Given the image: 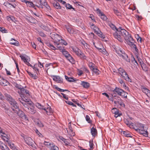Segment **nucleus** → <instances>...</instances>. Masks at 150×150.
<instances>
[{
    "mask_svg": "<svg viewBox=\"0 0 150 150\" xmlns=\"http://www.w3.org/2000/svg\"><path fill=\"white\" fill-rule=\"evenodd\" d=\"M4 96L6 98L7 100L9 102V103H11V101H13L14 100H15L10 95H9L7 93H5L4 94Z\"/></svg>",
    "mask_w": 150,
    "mask_h": 150,
    "instance_id": "obj_22",
    "label": "nucleus"
},
{
    "mask_svg": "<svg viewBox=\"0 0 150 150\" xmlns=\"http://www.w3.org/2000/svg\"><path fill=\"white\" fill-rule=\"evenodd\" d=\"M97 34L102 38L104 39L105 38V36L103 34V33L101 31V32H99V33H98Z\"/></svg>",
    "mask_w": 150,
    "mask_h": 150,
    "instance_id": "obj_52",
    "label": "nucleus"
},
{
    "mask_svg": "<svg viewBox=\"0 0 150 150\" xmlns=\"http://www.w3.org/2000/svg\"><path fill=\"white\" fill-rule=\"evenodd\" d=\"M50 150H59V149L58 147L54 145L53 147L50 149Z\"/></svg>",
    "mask_w": 150,
    "mask_h": 150,
    "instance_id": "obj_57",
    "label": "nucleus"
},
{
    "mask_svg": "<svg viewBox=\"0 0 150 150\" xmlns=\"http://www.w3.org/2000/svg\"><path fill=\"white\" fill-rule=\"evenodd\" d=\"M91 70L96 74L98 75L99 74V71L97 68H93Z\"/></svg>",
    "mask_w": 150,
    "mask_h": 150,
    "instance_id": "obj_45",
    "label": "nucleus"
},
{
    "mask_svg": "<svg viewBox=\"0 0 150 150\" xmlns=\"http://www.w3.org/2000/svg\"><path fill=\"white\" fill-rule=\"evenodd\" d=\"M27 109V111L31 114H34L36 112V110L35 109L34 107L33 106H31L28 109Z\"/></svg>",
    "mask_w": 150,
    "mask_h": 150,
    "instance_id": "obj_17",
    "label": "nucleus"
},
{
    "mask_svg": "<svg viewBox=\"0 0 150 150\" xmlns=\"http://www.w3.org/2000/svg\"><path fill=\"white\" fill-rule=\"evenodd\" d=\"M4 109L5 110V112L6 113H7L9 116L11 117L12 115H13L14 112H13L11 111L9 109L6 108V106H4Z\"/></svg>",
    "mask_w": 150,
    "mask_h": 150,
    "instance_id": "obj_16",
    "label": "nucleus"
},
{
    "mask_svg": "<svg viewBox=\"0 0 150 150\" xmlns=\"http://www.w3.org/2000/svg\"><path fill=\"white\" fill-rule=\"evenodd\" d=\"M47 2L45 1V0H39V3L40 4H42L43 6L46 5Z\"/></svg>",
    "mask_w": 150,
    "mask_h": 150,
    "instance_id": "obj_48",
    "label": "nucleus"
},
{
    "mask_svg": "<svg viewBox=\"0 0 150 150\" xmlns=\"http://www.w3.org/2000/svg\"><path fill=\"white\" fill-rule=\"evenodd\" d=\"M52 78L54 81H57L58 83H62L63 82V79H61L59 76H52Z\"/></svg>",
    "mask_w": 150,
    "mask_h": 150,
    "instance_id": "obj_15",
    "label": "nucleus"
},
{
    "mask_svg": "<svg viewBox=\"0 0 150 150\" xmlns=\"http://www.w3.org/2000/svg\"><path fill=\"white\" fill-rule=\"evenodd\" d=\"M24 140L26 143L29 145L32 146L33 144V141L30 137H27L24 139Z\"/></svg>",
    "mask_w": 150,
    "mask_h": 150,
    "instance_id": "obj_13",
    "label": "nucleus"
},
{
    "mask_svg": "<svg viewBox=\"0 0 150 150\" xmlns=\"http://www.w3.org/2000/svg\"><path fill=\"white\" fill-rule=\"evenodd\" d=\"M35 131L36 133L39 135V137H43V136L42 134L40 133L39 131H38V130L37 129H36Z\"/></svg>",
    "mask_w": 150,
    "mask_h": 150,
    "instance_id": "obj_59",
    "label": "nucleus"
},
{
    "mask_svg": "<svg viewBox=\"0 0 150 150\" xmlns=\"http://www.w3.org/2000/svg\"><path fill=\"white\" fill-rule=\"evenodd\" d=\"M14 85L15 87L19 89L20 90H21L23 87L21 85L18 84L17 83H14Z\"/></svg>",
    "mask_w": 150,
    "mask_h": 150,
    "instance_id": "obj_39",
    "label": "nucleus"
},
{
    "mask_svg": "<svg viewBox=\"0 0 150 150\" xmlns=\"http://www.w3.org/2000/svg\"><path fill=\"white\" fill-rule=\"evenodd\" d=\"M0 31L3 33H8L7 30L2 27H0Z\"/></svg>",
    "mask_w": 150,
    "mask_h": 150,
    "instance_id": "obj_47",
    "label": "nucleus"
},
{
    "mask_svg": "<svg viewBox=\"0 0 150 150\" xmlns=\"http://www.w3.org/2000/svg\"><path fill=\"white\" fill-rule=\"evenodd\" d=\"M27 5L30 7H32L33 8H34V9H36V8L35 7L33 4L32 2L28 1L27 3Z\"/></svg>",
    "mask_w": 150,
    "mask_h": 150,
    "instance_id": "obj_35",
    "label": "nucleus"
},
{
    "mask_svg": "<svg viewBox=\"0 0 150 150\" xmlns=\"http://www.w3.org/2000/svg\"><path fill=\"white\" fill-rule=\"evenodd\" d=\"M1 79H0V84L2 86H5L9 84V83L6 79L1 78Z\"/></svg>",
    "mask_w": 150,
    "mask_h": 150,
    "instance_id": "obj_14",
    "label": "nucleus"
},
{
    "mask_svg": "<svg viewBox=\"0 0 150 150\" xmlns=\"http://www.w3.org/2000/svg\"><path fill=\"white\" fill-rule=\"evenodd\" d=\"M113 11L114 13L116 15L118 16H120L121 15V13L119 12L116 7H114L113 8Z\"/></svg>",
    "mask_w": 150,
    "mask_h": 150,
    "instance_id": "obj_28",
    "label": "nucleus"
},
{
    "mask_svg": "<svg viewBox=\"0 0 150 150\" xmlns=\"http://www.w3.org/2000/svg\"><path fill=\"white\" fill-rule=\"evenodd\" d=\"M124 121L125 123H126L127 125H129L130 128H131V127H132L133 126H132V124H133V123L129 121L127 119H125Z\"/></svg>",
    "mask_w": 150,
    "mask_h": 150,
    "instance_id": "obj_29",
    "label": "nucleus"
},
{
    "mask_svg": "<svg viewBox=\"0 0 150 150\" xmlns=\"http://www.w3.org/2000/svg\"><path fill=\"white\" fill-rule=\"evenodd\" d=\"M110 27L112 29L116 31L113 33V35L114 38L117 39L120 42L122 41V37L124 38L125 36H126L128 35L129 33L124 29H122L121 27H119L118 28L112 23L109 24Z\"/></svg>",
    "mask_w": 150,
    "mask_h": 150,
    "instance_id": "obj_1",
    "label": "nucleus"
},
{
    "mask_svg": "<svg viewBox=\"0 0 150 150\" xmlns=\"http://www.w3.org/2000/svg\"><path fill=\"white\" fill-rule=\"evenodd\" d=\"M36 106L38 108L40 109H42L43 110H45L46 109L45 107L41 105L39 103H37Z\"/></svg>",
    "mask_w": 150,
    "mask_h": 150,
    "instance_id": "obj_34",
    "label": "nucleus"
},
{
    "mask_svg": "<svg viewBox=\"0 0 150 150\" xmlns=\"http://www.w3.org/2000/svg\"><path fill=\"white\" fill-rule=\"evenodd\" d=\"M125 40L127 42V44L132 47L134 48L136 51L138 52V50L136 45L134 44V41L131 36V35L129 34L125 36Z\"/></svg>",
    "mask_w": 150,
    "mask_h": 150,
    "instance_id": "obj_3",
    "label": "nucleus"
},
{
    "mask_svg": "<svg viewBox=\"0 0 150 150\" xmlns=\"http://www.w3.org/2000/svg\"><path fill=\"white\" fill-rule=\"evenodd\" d=\"M14 40L15 41H16V42H11L10 44L12 45H14L16 46H18L19 44V42H18L15 39L12 38L11 40Z\"/></svg>",
    "mask_w": 150,
    "mask_h": 150,
    "instance_id": "obj_41",
    "label": "nucleus"
},
{
    "mask_svg": "<svg viewBox=\"0 0 150 150\" xmlns=\"http://www.w3.org/2000/svg\"><path fill=\"white\" fill-rule=\"evenodd\" d=\"M67 29L68 31L70 34H72L74 32V30L73 29L71 28V27H69L67 28Z\"/></svg>",
    "mask_w": 150,
    "mask_h": 150,
    "instance_id": "obj_46",
    "label": "nucleus"
},
{
    "mask_svg": "<svg viewBox=\"0 0 150 150\" xmlns=\"http://www.w3.org/2000/svg\"><path fill=\"white\" fill-rule=\"evenodd\" d=\"M122 115V114L121 113H119V112L115 114V117L116 118L118 116H120Z\"/></svg>",
    "mask_w": 150,
    "mask_h": 150,
    "instance_id": "obj_64",
    "label": "nucleus"
},
{
    "mask_svg": "<svg viewBox=\"0 0 150 150\" xmlns=\"http://www.w3.org/2000/svg\"><path fill=\"white\" fill-rule=\"evenodd\" d=\"M111 95H112V98H113V99H117L118 100H121L120 98L119 97H117V95L115 94V93H112L111 94Z\"/></svg>",
    "mask_w": 150,
    "mask_h": 150,
    "instance_id": "obj_42",
    "label": "nucleus"
},
{
    "mask_svg": "<svg viewBox=\"0 0 150 150\" xmlns=\"http://www.w3.org/2000/svg\"><path fill=\"white\" fill-rule=\"evenodd\" d=\"M123 90L120 88L116 87L113 90V92L117 93L118 95L120 96V94Z\"/></svg>",
    "mask_w": 150,
    "mask_h": 150,
    "instance_id": "obj_20",
    "label": "nucleus"
},
{
    "mask_svg": "<svg viewBox=\"0 0 150 150\" xmlns=\"http://www.w3.org/2000/svg\"><path fill=\"white\" fill-rule=\"evenodd\" d=\"M14 62H15V63L16 64V69H17V71L18 73L19 74V73L20 72V70L19 69V67H18V64L17 62H16L15 61H14Z\"/></svg>",
    "mask_w": 150,
    "mask_h": 150,
    "instance_id": "obj_61",
    "label": "nucleus"
},
{
    "mask_svg": "<svg viewBox=\"0 0 150 150\" xmlns=\"http://www.w3.org/2000/svg\"><path fill=\"white\" fill-rule=\"evenodd\" d=\"M8 146L10 147L11 149L12 150L15 147L14 144L11 142V144H9Z\"/></svg>",
    "mask_w": 150,
    "mask_h": 150,
    "instance_id": "obj_62",
    "label": "nucleus"
},
{
    "mask_svg": "<svg viewBox=\"0 0 150 150\" xmlns=\"http://www.w3.org/2000/svg\"><path fill=\"white\" fill-rule=\"evenodd\" d=\"M53 4L54 7L57 9H60L61 8V7L60 5L57 2L54 3Z\"/></svg>",
    "mask_w": 150,
    "mask_h": 150,
    "instance_id": "obj_27",
    "label": "nucleus"
},
{
    "mask_svg": "<svg viewBox=\"0 0 150 150\" xmlns=\"http://www.w3.org/2000/svg\"><path fill=\"white\" fill-rule=\"evenodd\" d=\"M122 132L124 136L127 137H132V136H131V134H130L129 132L126 131Z\"/></svg>",
    "mask_w": 150,
    "mask_h": 150,
    "instance_id": "obj_32",
    "label": "nucleus"
},
{
    "mask_svg": "<svg viewBox=\"0 0 150 150\" xmlns=\"http://www.w3.org/2000/svg\"><path fill=\"white\" fill-rule=\"evenodd\" d=\"M9 103L11 105V108L14 112H17V111L19 110V107L17 102L14 100Z\"/></svg>",
    "mask_w": 150,
    "mask_h": 150,
    "instance_id": "obj_7",
    "label": "nucleus"
},
{
    "mask_svg": "<svg viewBox=\"0 0 150 150\" xmlns=\"http://www.w3.org/2000/svg\"><path fill=\"white\" fill-rule=\"evenodd\" d=\"M101 18L104 21H106L107 19V18L106 16H105L103 13H101V14L100 15Z\"/></svg>",
    "mask_w": 150,
    "mask_h": 150,
    "instance_id": "obj_43",
    "label": "nucleus"
},
{
    "mask_svg": "<svg viewBox=\"0 0 150 150\" xmlns=\"http://www.w3.org/2000/svg\"><path fill=\"white\" fill-rule=\"evenodd\" d=\"M81 85L83 88H88L90 87V85L88 82L84 81H81Z\"/></svg>",
    "mask_w": 150,
    "mask_h": 150,
    "instance_id": "obj_19",
    "label": "nucleus"
},
{
    "mask_svg": "<svg viewBox=\"0 0 150 150\" xmlns=\"http://www.w3.org/2000/svg\"><path fill=\"white\" fill-rule=\"evenodd\" d=\"M14 113H16L19 117L25 120H28L27 116L25 115L24 113L19 108L18 110L17 111V112Z\"/></svg>",
    "mask_w": 150,
    "mask_h": 150,
    "instance_id": "obj_9",
    "label": "nucleus"
},
{
    "mask_svg": "<svg viewBox=\"0 0 150 150\" xmlns=\"http://www.w3.org/2000/svg\"><path fill=\"white\" fill-rule=\"evenodd\" d=\"M114 103L115 104H118L122 106L123 105L124 106H125V105L124 103H122L120 102H119L118 101H116L114 100Z\"/></svg>",
    "mask_w": 150,
    "mask_h": 150,
    "instance_id": "obj_56",
    "label": "nucleus"
},
{
    "mask_svg": "<svg viewBox=\"0 0 150 150\" xmlns=\"http://www.w3.org/2000/svg\"><path fill=\"white\" fill-rule=\"evenodd\" d=\"M38 34L39 35L42 37H45L46 35L42 32L41 31H38Z\"/></svg>",
    "mask_w": 150,
    "mask_h": 150,
    "instance_id": "obj_53",
    "label": "nucleus"
},
{
    "mask_svg": "<svg viewBox=\"0 0 150 150\" xmlns=\"http://www.w3.org/2000/svg\"><path fill=\"white\" fill-rule=\"evenodd\" d=\"M127 93L124 91L123 90L122 91V93H121L120 96H122L124 98H127Z\"/></svg>",
    "mask_w": 150,
    "mask_h": 150,
    "instance_id": "obj_36",
    "label": "nucleus"
},
{
    "mask_svg": "<svg viewBox=\"0 0 150 150\" xmlns=\"http://www.w3.org/2000/svg\"><path fill=\"white\" fill-rule=\"evenodd\" d=\"M81 59H86V57L85 56V54L83 53L82 52H81L80 54V55L79 56Z\"/></svg>",
    "mask_w": 150,
    "mask_h": 150,
    "instance_id": "obj_38",
    "label": "nucleus"
},
{
    "mask_svg": "<svg viewBox=\"0 0 150 150\" xmlns=\"http://www.w3.org/2000/svg\"><path fill=\"white\" fill-rule=\"evenodd\" d=\"M91 132L93 137H95L97 134V131L96 128L92 127L91 129Z\"/></svg>",
    "mask_w": 150,
    "mask_h": 150,
    "instance_id": "obj_18",
    "label": "nucleus"
},
{
    "mask_svg": "<svg viewBox=\"0 0 150 150\" xmlns=\"http://www.w3.org/2000/svg\"><path fill=\"white\" fill-rule=\"evenodd\" d=\"M55 88L57 89V91L61 92H64L65 91H67L68 93H69L70 92L68 90H64L61 89L59 88H58L57 86H56L55 87Z\"/></svg>",
    "mask_w": 150,
    "mask_h": 150,
    "instance_id": "obj_33",
    "label": "nucleus"
},
{
    "mask_svg": "<svg viewBox=\"0 0 150 150\" xmlns=\"http://www.w3.org/2000/svg\"><path fill=\"white\" fill-rule=\"evenodd\" d=\"M141 89L142 91L145 93H147V95L150 96V91L145 87L144 86H142Z\"/></svg>",
    "mask_w": 150,
    "mask_h": 150,
    "instance_id": "obj_21",
    "label": "nucleus"
},
{
    "mask_svg": "<svg viewBox=\"0 0 150 150\" xmlns=\"http://www.w3.org/2000/svg\"><path fill=\"white\" fill-rule=\"evenodd\" d=\"M139 123H137L136 125H134L132 124V127H131V128H133L135 130L137 131V132H138L139 130L138 129H139L140 128V126L139 125H138L137 124H139Z\"/></svg>",
    "mask_w": 150,
    "mask_h": 150,
    "instance_id": "obj_26",
    "label": "nucleus"
},
{
    "mask_svg": "<svg viewBox=\"0 0 150 150\" xmlns=\"http://www.w3.org/2000/svg\"><path fill=\"white\" fill-rule=\"evenodd\" d=\"M89 146L90 147V150H93V148L94 144L93 143V141L92 139L90 140L89 141Z\"/></svg>",
    "mask_w": 150,
    "mask_h": 150,
    "instance_id": "obj_31",
    "label": "nucleus"
},
{
    "mask_svg": "<svg viewBox=\"0 0 150 150\" xmlns=\"http://www.w3.org/2000/svg\"><path fill=\"white\" fill-rule=\"evenodd\" d=\"M25 19L28 21L33 23H35L36 21L35 18L31 16H26L25 17Z\"/></svg>",
    "mask_w": 150,
    "mask_h": 150,
    "instance_id": "obj_12",
    "label": "nucleus"
},
{
    "mask_svg": "<svg viewBox=\"0 0 150 150\" xmlns=\"http://www.w3.org/2000/svg\"><path fill=\"white\" fill-rule=\"evenodd\" d=\"M30 98H29V100H28V102L24 101V102H22V103L23 105L24 106L25 109H24L26 111L27 110V109H28L30 107L29 106V105L30 106H31L32 105V102L31 101H30Z\"/></svg>",
    "mask_w": 150,
    "mask_h": 150,
    "instance_id": "obj_11",
    "label": "nucleus"
},
{
    "mask_svg": "<svg viewBox=\"0 0 150 150\" xmlns=\"http://www.w3.org/2000/svg\"><path fill=\"white\" fill-rule=\"evenodd\" d=\"M50 34L51 38L53 40L54 43L57 44L60 42L61 39V37L59 35L54 33Z\"/></svg>",
    "mask_w": 150,
    "mask_h": 150,
    "instance_id": "obj_6",
    "label": "nucleus"
},
{
    "mask_svg": "<svg viewBox=\"0 0 150 150\" xmlns=\"http://www.w3.org/2000/svg\"><path fill=\"white\" fill-rule=\"evenodd\" d=\"M74 51V52L79 57L80 55V54H81V52L80 51L76 50H74L73 49Z\"/></svg>",
    "mask_w": 150,
    "mask_h": 150,
    "instance_id": "obj_60",
    "label": "nucleus"
},
{
    "mask_svg": "<svg viewBox=\"0 0 150 150\" xmlns=\"http://www.w3.org/2000/svg\"><path fill=\"white\" fill-rule=\"evenodd\" d=\"M37 125L40 127H43L44 125L40 121H39L37 123Z\"/></svg>",
    "mask_w": 150,
    "mask_h": 150,
    "instance_id": "obj_54",
    "label": "nucleus"
},
{
    "mask_svg": "<svg viewBox=\"0 0 150 150\" xmlns=\"http://www.w3.org/2000/svg\"><path fill=\"white\" fill-rule=\"evenodd\" d=\"M59 43H62V44L65 45H67V42L64 40H62V38L60 40V42H59Z\"/></svg>",
    "mask_w": 150,
    "mask_h": 150,
    "instance_id": "obj_55",
    "label": "nucleus"
},
{
    "mask_svg": "<svg viewBox=\"0 0 150 150\" xmlns=\"http://www.w3.org/2000/svg\"><path fill=\"white\" fill-rule=\"evenodd\" d=\"M18 92L21 95V97L24 101L28 102L30 98V94L28 90L23 87L21 90L18 91Z\"/></svg>",
    "mask_w": 150,
    "mask_h": 150,
    "instance_id": "obj_4",
    "label": "nucleus"
},
{
    "mask_svg": "<svg viewBox=\"0 0 150 150\" xmlns=\"http://www.w3.org/2000/svg\"><path fill=\"white\" fill-rule=\"evenodd\" d=\"M135 17L137 20L138 21H140L142 19V18L141 16H139L138 15L135 16Z\"/></svg>",
    "mask_w": 150,
    "mask_h": 150,
    "instance_id": "obj_63",
    "label": "nucleus"
},
{
    "mask_svg": "<svg viewBox=\"0 0 150 150\" xmlns=\"http://www.w3.org/2000/svg\"><path fill=\"white\" fill-rule=\"evenodd\" d=\"M20 57L24 62L27 65L29 66V65L30 64L29 62L30 61V58L26 55H21Z\"/></svg>",
    "mask_w": 150,
    "mask_h": 150,
    "instance_id": "obj_10",
    "label": "nucleus"
},
{
    "mask_svg": "<svg viewBox=\"0 0 150 150\" xmlns=\"http://www.w3.org/2000/svg\"><path fill=\"white\" fill-rule=\"evenodd\" d=\"M112 112L114 114L119 112L118 110L116 108H112Z\"/></svg>",
    "mask_w": 150,
    "mask_h": 150,
    "instance_id": "obj_51",
    "label": "nucleus"
},
{
    "mask_svg": "<svg viewBox=\"0 0 150 150\" xmlns=\"http://www.w3.org/2000/svg\"><path fill=\"white\" fill-rule=\"evenodd\" d=\"M8 19V20H11L12 21L15 23L16 21V19L13 16H11L10 17H9Z\"/></svg>",
    "mask_w": 150,
    "mask_h": 150,
    "instance_id": "obj_50",
    "label": "nucleus"
},
{
    "mask_svg": "<svg viewBox=\"0 0 150 150\" xmlns=\"http://www.w3.org/2000/svg\"><path fill=\"white\" fill-rule=\"evenodd\" d=\"M66 7L67 9H72L74 10L75 11V9L73 8L71 5H70L69 4H66L65 6Z\"/></svg>",
    "mask_w": 150,
    "mask_h": 150,
    "instance_id": "obj_44",
    "label": "nucleus"
},
{
    "mask_svg": "<svg viewBox=\"0 0 150 150\" xmlns=\"http://www.w3.org/2000/svg\"><path fill=\"white\" fill-rule=\"evenodd\" d=\"M137 125L140 126V129H138L139 130L138 132H139L140 134H143L144 137H147L148 132L144 129V126L141 123L138 124Z\"/></svg>",
    "mask_w": 150,
    "mask_h": 150,
    "instance_id": "obj_8",
    "label": "nucleus"
},
{
    "mask_svg": "<svg viewBox=\"0 0 150 150\" xmlns=\"http://www.w3.org/2000/svg\"><path fill=\"white\" fill-rule=\"evenodd\" d=\"M118 72L123 78L127 81H129L130 79L128 75L123 69L120 68L118 69Z\"/></svg>",
    "mask_w": 150,
    "mask_h": 150,
    "instance_id": "obj_5",
    "label": "nucleus"
},
{
    "mask_svg": "<svg viewBox=\"0 0 150 150\" xmlns=\"http://www.w3.org/2000/svg\"><path fill=\"white\" fill-rule=\"evenodd\" d=\"M49 107L46 108V109L44 110L46 112L47 114L48 115H51L52 113V110L50 107L48 105Z\"/></svg>",
    "mask_w": 150,
    "mask_h": 150,
    "instance_id": "obj_24",
    "label": "nucleus"
},
{
    "mask_svg": "<svg viewBox=\"0 0 150 150\" xmlns=\"http://www.w3.org/2000/svg\"><path fill=\"white\" fill-rule=\"evenodd\" d=\"M112 50L113 51L115 52L117 55L120 57L122 58L127 62H130V59L128 58V55L122 49L119 47L114 46H112Z\"/></svg>",
    "mask_w": 150,
    "mask_h": 150,
    "instance_id": "obj_2",
    "label": "nucleus"
},
{
    "mask_svg": "<svg viewBox=\"0 0 150 150\" xmlns=\"http://www.w3.org/2000/svg\"><path fill=\"white\" fill-rule=\"evenodd\" d=\"M61 51L62 53L64 55L66 58H67L70 54L69 52L65 50V49Z\"/></svg>",
    "mask_w": 150,
    "mask_h": 150,
    "instance_id": "obj_30",
    "label": "nucleus"
},
{
    "mask_svg": "<svg viewBox=\"0 0 150 150\" xmlns=\"http://www.w3.org/2000/svg\"><path fill=\"white\" fill-rule=\"evenodd\" d=\"M141 67L145 71H148V67H146L145 64L143 63L141 65Z\"/></svg>",
    "mask_w": 150,
    "mask_h": 150,
    "instance_id": "obj_37",
    "label": "nucleus"
},
{
    "mask_svg": "<svg viewBox=\"0 0 150 150\" xmlns=\"http://www.w3.org/2000/svg\"><path fill=\"white\" fill-rule=\"evenodd\" d=\"M44 144L45 146L49 148L50 149L51 148H52L54 145V143L52 142H50L46 141L44 142Z\"/></svg>",
    "mask_w": 150,
    "mask_h": 150,
    "instance_id": "obj_23",
    "label": "nucleus"
},
{
    "mask_svg": "<svg viewBox=\"0 0 150 150\" xmlns=\"http://www.w3.org/2000/svg\"><path fill=\"white\" fill-rule=\"evenodd\" d=\"M66 58L72 64L75 63V60L70 54Z\"/></svg>",
    "mask_w": 150,
    "mask_h": 150,
    "instance_id": "obj_25",
    "label": "nucleus"
},
{
    "mask_svg": "<svg viewBox=\"0 0 150 150\" xmlns=\"http://www.w3.org/2000/svg\"><path fill=\"white\" fill-rule=\"evenodd\" d=\"M57 48H58V49L60 50H61V51H62V50H64V48L63 47H62V46H61V45L60 44L57 43Z\"/></svg>",
    "mask_w": 150,
    "mask_h": 150,
    "instance_id": "obj_49",
    "label": "nucleus"
},
{
    "mask_svg": "<svg viewBox=\"0 0 150 150\" xmlns=\"http://www.w3.org/2000/svg\"><path fill=\"white\" fill-rule=\"evenodd\" d=\"M88 65L90 68L91 70H92L93 68H95V64L92 62H89Z\"/></svg>",
    "mask_w": 150,
    "mask_h": 150,
    "instance_id": "obj_40",
    "label": "nucleus"
},
{
    "mask_svg": "<svg viewBox=\"0 0 150 150\" xmlns=\"http://www.w3.org/2000/svg\"><path fill=\"white\" fill-rule=\"evenodd\" d=\"M86 120L89 123H91L92 122L91 120H90V118L88 115H86Z\"/></svg>",
    "mask_w": 150,
    "mask_h": 150,
    "instance_id": "obj_58",
    "label": "nucleus"
}]
</instances>
